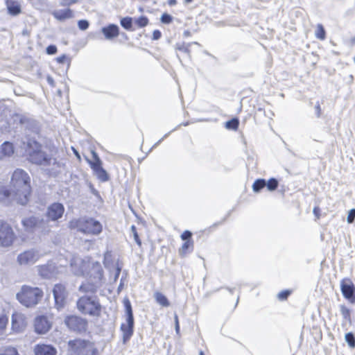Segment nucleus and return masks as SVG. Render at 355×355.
Here are the masks:
<instances>
[{"label":"nucleus","mask_w":355,"mask_h":355,"mask_svg":"<svg viewBox=\"0 0 355 355\" xmlns=\"http://www.w3.org/2000/svg\"><path fill=\"white\" fill-rule=\"evenodd\" d=\"M70 268L76 276L89 275V280L79 288L82 292L95 293L103 284V269L98 262L90 263L79 257H74L71 260Z\"/></svg>","instance_id":"nucleus-1"},{"label":"nucleus","mask_w":355,"mask_h":355,"mask_svg":"<svg viewBox=\"0 0 355 355\" xmlns=\"http://www.w3.org/2000/svg\"><path fill=\"white\" fill-rule=\"evenodd\" d=\"M25 150L28 160L40 166L50 176H58L64 168V163L47 154L42 150V145L35 140L29 139L27 141Z\"/></svg>","instance_id":"nucleus-2"},{"label":"nucleus","mask_w":355,"mask_h":355,"mask_svg":"<svg viewBox=\"0 0 355 355\" xmlns=\"http://www.w3.org/2000/svg\"><path fill=\"white\" fill-rule=\"evenodd\" d=\"M11 184L15 201L22 205L26 204L31 192L30 177L28 173L22 169H16L12 174Z\"/></svg>","instance_id":"nucleus-3"},{"label":"nucleus","mask_w":355,"mask_h":355,"mask_svg":"<svg viewBox=\"0 0 355 355\" xmlns=\"http://www.w3.org/2000/svg\"><path fill=\"white\" fill-rule=\"evenodd\" d=\"M43 295L44 293L41 288L24 285L17 293L16 298L23 306L32 308L40 303Z\"/></svg>","instance_id":"nucleus-4"},{"label":"nucleus","mask_w":355,"mask_h":355,"mask_svg":"<svg viewBox=\"0 0 355 355\" xmlns=\"http://www.w3.org/2000/svg\"><path fill=\"white\" fill-rule=\"evenodd\" d=\"M69 227L71 230L76 229L85 234L98 235L103 230L102 224L92 218H80L69 222Z\"/></svg>","instance_id":"nucleus-5"},{"label":"nucleus","mask_w":355,"mask_h":355,"mask_svg":"<svg viewBox=\"0 0 355 355\" xmlns=\"http://www.w3.org/2000/svg\"><path fill=\"white\" fill-rule=\"evenodd\" d=\"M77 308L85 315L99 316L101 312V305L96 296L85 295L77 301Z\"/></svg>","instance_id":"nucleus-6"},{"label":"nucleus","mask_w":355,"mask_h":355,"mask_svg":"<svg viewBox=\"0 0 355 355\" xmlns=\"http://www.w3.org/2000/svg\"><path fill=\"white\" fill-rule=\"evenodd\" d=\"M69 346L71 352L76 355H96L97 352L94 344L85 340H70Z\"/></svg>","instance_id":"nucleus-7"},{"label":"nucleus","mask_w":355,"mask_h":355,"mask_svg":"<svg viewBox=\"0 0 355 355\" xmlns=\"http://www.w3.org/2000/svg\"><path fill=\"white\" fill-rule=\"evenodd\" d=\"M123 303L127 318L126 322L121 325V330L123 332V341L125 343L133 334L134 318L130 300L126 298L123 300Z\"/></svg>","instance_id":"nucleus-8"},{"label":"nucleus","mask_w":355,"mask_h":355,"mask_svg":"<svg viewBox=\"0 0 355 355\" xmlns=\"http://www.w3.org/2000/svg\"><path fill=\"white\" fill-rule=\"evenodd\" d=\"M22 224L26 230L29 232L38 231L42 234H46L50 231L48 222L35 216L23 219Z\"/></svg>","instance_id":"nucleus-9"},{"label":"nucleus","mask_w":355,"mask_h":355,"mask_svg":"<svg viewBox=\"0 0 355 355\" xmlns=\"http://www.w3.org/2000/svg\"><path fill=\"white\" fill-rule=\"evenodd\" d=\"M43 254L37 249L32 248L20 253L17 261L20 266L34 264Z\"/></svg>","instance_id":"nucleus-10"},{"label":"nucleus","mask_w":355,"mask_h":355,"mask_svg":"<svg viewBox=\"0 0 355 355\" xmlns=\"http://www.w3.org/2000/svg\"><path fill=\"white\" fill-rule=\"evenodd\" d=\"M64 323L69 329L76 332L85 331L87 327V321L76 315L67 316Z\"/></svg>","instance_id":"nucleus-11"},{"label":"nucleus","mask_w":355,"mask_h":355,"mask_svg":"<svg viewBox=\"0 0 355 355\" xmlns=\"http://www.w3.org/2000/svg\"><path fill=\"white\" fill-rule=\"evenodd\" d=\"M15 239V234L12 227L6 223L0 220V245L10 246Z\"/></svg>","instance_id":"nucleus-12"},{"label":"nucleus","mask_w":355,"mask_h":355,"mask_svg":"<svg viewBox=\"0 0 355 355\" xmlns=\"http://www.w3.org/2000/svg\"><path fill=\"white\" fill-rule=\"evenodd\" d=\"M92 155L93 161H89L91 168L99 180L103 182L107 181L109 179L108 174L106 171L103 168L102 161L99 158L98 154L94 150H92Z\"/></svg>","instance_id":"nucleus-13"},{"label":"nucleus","mask_w":355,"mask_h":355,"mask_svg":"<svg viewBox=\"0 0 355 355\" xmlns=\"http://www.w3.org/2000/svg\"><path fill=\"white\" fill-rule=\"evenodd\" d=\"M55 307L60 310L66 304V300L68 295L66 288L61 284H55L53 289Z\"/></svg>","instance_id":"nucleus-14"},{"label":"nucleus","mask_w":355,"mask_h":355,"mask_svg":"<svg viewBox=\"0 0 355 355\" xmlns=\"http://www.w3.org/2000/svg\"><path fill=\"white\" fill-rule=\"evenodd\" d=\"M341 292L350 302H355V286L349 279H343L340 282Z\"/></svg>","instance_id":"nucleus-15"},{"label":"nucleus","mask_w":355,"mask_h":355,"mask_svg":"<svg viewBox=\"0 0 355 355\" xmlns=\"http://www.w3.org/2000/svg\"><path fill=\"white\" fill-rule=\"evenodd\" d=\"M64 212V207L62 204L55 202L48 207L46 216L49 220L57 221L62 218Z\"/></svg>","instance_id":"nucleus-16"},{"label":"nucleus","mask_w":355,"mask_h":355,"mask_svg":"<svg viewBox=\"0 0 355 355\" xmlns=\"http://www.w3.org/2000/svg\"><path fill=\"white\" fill-rule=\"evenodd\" d=\"M34 326L37 334H44L51 329V323L46 316L41 315L35 318Z\"/></svg>","instance_id":"nucleus-17"},{"label":"nucleus","mask_w":355,"mask_h":355,"mask_svg":"<svg viewBox=\"0 0 355 355\" xmlns=\"http://www.w3.org/2000/svg\"><path fill=\"white\" fill-rule=\"evenodd\" d=\"M26 317L21 313L16 312L12 315V328L14 331L19 332L26 327Z\"/></svg>","instance_id":"nucleus-18"},{"label":"nucleus","mask_w":355,"mask_h":355,"mask_svg":"<svg viewBox=\"0 0 355 355\" xmlns=\"http://www.w3.org/2000/svg\"><path fill=\"white\" fill-rule=\"evenodd\" d=\"M14 153V146L12 143L5 141L0 146V161L11 157Z\"/></svg>","instance_id":"nucleus-19"},{"label":"nucleus","mask_w":355,"mask_h":355,"mask_svg":"<svg viewBox=\"0 0 355 355\" xmlns=\"http://www.w3.org/2000/svg\"><path fill=\"white\" fill-rule=\"evenodd\" d=\"M35 355H56L54 347L46 345H37L35 348Z\"/></svg>","instance_id":"nucleus-20"},{"label":"nucleus","mask_w":355,"mask_h":355,"mask_svg":"<svg viewBox=\"0 0 355 355\" xmlns=\"http://www.w3.org/2000/svg\"><path fill=\"white\" fill-rule=\"evenodd\" d=\"M101 31L107 40H111L119 35V27L114 24H110L107 27H103Z\"/></svg>","instance_id":"nucleus-21"},{"label":"nucleus","mask_w":355,"mask_h":355,"mask_svg":"<svg viewBox=\"0 0 355 355\" xmlns=\"http://www.w3.org/2000/svg\"><path fill=\"white\" fill-rule=\"evenodd\" d=\"M53 17L60 21L73 17V12L71 9L57 10L53 12Z\"/></svg>","instance_id":"nucleus-22"},{"label":"nucleus","mask_w":355,"mask_h":355,"mask_svg":"<svg viewBox=\"0 0 355 355\" xmlns=\"http://www.w3.org/2000/svg\"><path fill=\"white\" fill-rule=\"evenodd\" d=\"M55 266L52 264L42 266L38 271L41 276L44 278H51L54 276Z\"/></svg>","instance_id":"nucleus-23"},{"label":"nucleus","mask_w":355,"mask_h":355,"mask_svg":"<svg viewBox=\"0 0 355 355\" xmlns=\"http://www.w3.org/2000/svg\"><path fill=\"white\" fill-rule=\"evenodd\" d=\"M15 193L9 191L5 187H0V202H6L10 200H15Z\"/></svg>","instance_id":"nucleus-24"},{"label":"nucleus","mask_w":355,"mask_h":355,"mask_svg":"<svg viewBox=\"0 0 355 355\" xmlns=\"http://www.w3.org/2000/svg\"><path fill=\"white\" fill-rule=\"evenodd\" d=\"M8 12L12 15H17L21 12V8L18 3L15 1H6Z\"/></svg>","instance_id":"nucleus-25"},{"label":"nucleus","mask_w":355,"mask_h":355,"mask_svg":"<svg viewBox=\"0 0 355 355\" xmlns=\"http://www.w3.org/2000/svg\"><path fill=\"white\" fill-rule=\"evenodd\" d=\"M154 297L156 302L162 306L168 307L170 306V303L166 297L160 292H155L154 293Z\"/></svg>","instance_id":"nucleus-26"},{"label":"nucleus","mask_w":355,"mask_h":355,"mask_svg":"<svg viewBox=\"0 0 355 355\" xmlns=\"http://www.w3.org/2000/svg\"><path fill=\"white\" fill-rule=\"evenodd\" d=\"M193 249V241H185L181 248L179 250V254L180 256L184 257L187 253V251L190 250L192 251Z\"/></svg>","instance_id":"nucleus-27"},{"label":"nucleus","mask_w":355,"mask_h":355,"mask_svg":"<svg viewBox=\"0 0 355 355\" xmlns=\"http://www.w3.org/2000/svg\"><path fill=\"white\" fill-rule=\"evenodd\" d=\"M266 186V181L264 179H258L257 180L253 185L252 189L254 192H259L263 188Z\"/></svg>","instance_id":"nucleus-28"},{"label":"nucleus","mask_w":355,"mask_h":355,"mask_svg":"<svg viewBox=\"0 0 355 355\" xmlns=\"http://www.w3.org/2000/svg\"><path fill=\"white\" fill-rule=\"evenodd\" d=\"M315 35V37L320 40H324L325 39L326 33L322 24H318Z\"/></svg>","instance_id":"nucleus-29"},{"label":"nucleus","mask_w":355,"mask_h":355,"mask_svg":"<svg viewBox=\"0 0 355 355\" xmlns=\"http://www.w3.org/2000/svg\"><path fill=\"white\" fill-rule=\"evenodd\" d=\"M191 44H198V42H193V43H189V44H184V43H182V44H176V49L180 51H182L184 53H186L187 54H189L190 53V50H189V47L191 45Z\"/></svg>","instance_id":"nucleus-30"},{"label":"nucleus","mask_w":355,"mask_h":355,"mask_svg":"<svg viewBox=\"0 0 355 355\" xmlns=\"http://www.w3.org/2000/svg\"><path fill=\"white\" fill-rule=\"evenodd\" d=\"M121 25L126 30H131L132 18L126 17L121 19Z\"/></svg>","instance_id":"nucleus-31"},{"label":"nucleus","mask_w":355,"mask_h":355,"mask_svg":"<svg viewBox=\"0 0 355 355\" xmlns=\"http://www.w3.org/2000/svg\"><path fill=\"white\" fill-rule=\"evenodd\" d=\"M345 340L347 343L349 347H355V337L352 333H347L345 336Z\"/></svg>","instance_id":"nucleus-32"},{"label":"nucleus","mask_w":355,"mask_h":355,"mask_svg":"<svg viewBox=\"0 0 355 355\" xmlns=\"http://www.w3.org/2000/svg\"><path fill=\"white\" fill-rule=\"evenodd\" d=\"M239 122L237 119H232L225 123V128L227 129L236 130L238 128Z\"/></svg>","instance_id":"nucleus-33"},{"label":"nucleus","mask_w":355,"mask_h":355,"mask_svg":"<svg viewBox=\"0 0 355 355\" xmlns=\"http://www.w3.org/2000/svg\"><path fill=\"white\" fill-rule=\"evenodd\" d=\"M267 189L269 191H274L278 187V182L275 178H270L268 182H266Z\"/></svg>","instance_id":"nucleus-34"},{"label":"nucleus","mask_w":355,"mask_h":355,"mask_svg":"<svg viewBox=\"0 0 355 355\" xmlns=\"http://www.w3.org/2000/svg\"><path fill=\"white\" fill-rule=\"evenodd\" d=\"M135 22L138 26V27L143 28L148 25V19L146 17L141 16L135 19Z\"/></svg>","instance_id":"nucleus-35"},{"label":"nucleus","mask_w":355,"mask_h":355,"mask_svg":"<svg viewBox=\"0 0 355 355\" xmlns=\"http://www.w3.org/2000/svg\"><path fill=\"white\" fill-rule=\"evenodd\" d=\"M8 317L3 313V311L0 313V333L4 330L8 324Z\"/></svg>","instance_id":"nucleus-36"},{"label":"nucleus","mask_w":355,"mask_h":355,"mask_svg":"<svg viewBox=\"0 0 355 355\" xmlns=\"http://www.w3.org/2000/svg\"><path fill=\"white\" fill-rule=\"evenodd\" d=\"M0 355H19V354L16 349L13 347H9L1 352Z\"/></svg>","instance_id":"nucleus-37"},{"label":"nucleus","mask_w":355,"mask_h":355,"mask_svg":"<svg viewBox=\"0 0 355 355\" xmlns=\"http://www.w3.org/2000/svg\"><path fill=\"white\" fill-rule=\"evenodd\" d=\"M131 232L133 234V236H134V239L135 241V242L137 243V244L139 245V246H141V240L139 239V235L137 232V230H136V227L135 225H132L131 226Z\"/></svg>","instance_id":"nucleus-38"},{"label":"nucleus","mask_w":355,"mask_h":355,"mask_svg":"<svg viewBox=\"0 0 355 355\" xmlns=\"http://www.w3.org/2000/svg\"><path fill=\"white\" fill-rule=\"evenodd\" d=\"M89 21L85 19L79 20L78 22V26L79 29H80L82 31L87 30L89 27Z\"/></svg>","instance_id":"nucleus-39"},{"label":"nucleus","mask_w":355,"mask_h":355,"mask_svg":"<svg viewBox=\"0 0 355 355\" xmlns=\"http://www.w3.org/2000/svg\"><path fill=\"white\" fill-rule=\"evenodd\" d=\"M340 312L343 315V317L345 319H349L350 318V311L348 308H347L345 306L342 305L340 306Z\"/></svg>","instance_id":"nucleus-40"},{"label":"nucleus","mask_w":355,"mask_h":355,"mask_svg":"<svg viewBox=\"0 0 355 355\" xmlns=\"http://www.w3.org/2000/svg\"><path fill=\"white\" fill-rule=\"evenodd\" d=\"M163 24H170L173 21V17L167 13H164L160 19Z\"/></svg>","instance_id":"nucleus-41"},{"label":"nucleus","mask_w":355,"mask_h":355,"mask_svg":"<svg viewBox=\"0 0 355 355\" xmlns=\"http://www.w3.org/2000/svg\"><path fill=\"white\" fill-rule=\"evenodd\" d=\"M355 220V209H352L348 211L347 222L349 224L352 223Z\"/></svg>","instance_id":"nucleus-42"},{"label":"nucleus","mask_w":355,"mask_h":355,"mask_svg":"<svg viewBox=\"0 0 355 355\" xmlns=\"http://www.w3.org/2000/svg\"><path fill=\"white\" fill-rule=\"evenodd\" d=\"M192 233L189 230H185L182 234H181V239L183 241H192L191 240Z\"/></svg>","instance_id":"nucleus-43"},{"label":"nucleus","mask_w":355,"mask_h":355,"mask_svg":"<svg viewBox=\"0 0 355 355\" xmlns=\"http://www.w3.org/2000/svg\"><path fill=\"white\" fill-rule=\"evenodd\" d=\"M291 292L289 291H282L278 293L277 297L279 300H285L287 299Z\"/></svg>","instance_id":"nucleus-44"},{"label":"nucleus","mask_w":355,"mask_h":355,"mask_svg":"<svg viewBox=\"0 0 355 355\" xmlns=\"http://www.w3.org/2000/svg\"><path fill=\"white\" fill-rule=\"evenodd\" d=\"M77 2L78 0H60V5L62 6H69Z\"/></svg>","instance_id":"nucleus-45"},{"label":"nucleus","mask_w":355,"mask_h":355,"mask_svg":"<svg viewBox=\"0 0 355 355\" xmlns=\"http://www.w3.org/2000/svg\"><path fill=\"white\" fill-rule=\"evenodd\" d=\"M57 52V47L55 45H49L46 48V53L49 55H53Z\"/></svg>","instance_id":"nucleus-46"},{"label":"nucleus","mask_w":355,"mask_h":355,"mask_svg":"<svg viewBox=\"0 0 355 355\" xmlns=\"http://www.w3.org/2000/svg\"><path fill=\"white\" fill-rule=\"evenodd\" d=\"M121 267L117 264L116 270H115L114 276V282H116L117 280V279L119 278V276L121 272Z\"/></svg>","instance_id":"nucleus-47"},{"label":"nucleus","mask_w":355,"mask_h":355,"mask_svg":"<svg viewBox=\"0 0 355 355\" xmlns=\"http://www.w3.org/2000/svg\"><path fill=\"white\" fill-rule=\"evenodd\" d=\"M162 36L161 32L158 30H155L153 33V40H159Z\"/></svg>","instance_id":"nucleus-48"},{"label":"nucleus","mask_w":355,"mask_h":355,"mask_svg":"<svg viewBox=\"0 0 355 355\" xmlns=\"http://www.w3.org/2000/svg\"><path fill=\"white\" fill-rule=\"evenodd\" d=\"M171 132L166 133L162 138H161L157 142H156L153 146V147L150 148V150H151L153 148L156 147L157 146H158L165 138H166L169 135H170Z\"/></svg>","instance_id":"nucleus-49"},{"label":"nucleus","mask_w":355,"mask_h":355,"mask_svg":"<svg viewBox=\"0 0 355 355\" xmlns=\"http://www.w3.org/2000/svg\"><path fill=\"white\" fill-rule=\"evenodd\" d=\"M171 132L166 133L162 138H161L157 142H156L153 146V147L150 148V150H151L153 148L156 147L157 146H158L165 138H166L169 135H170Z\"/></svg>","instance_id":"nucleus-50"},{"label":"nucleus","mask_w":355,"mask_h":355,"mask_svg":"<svg viewBox=\"0 0 355 355\" xmlns=\"http://www.w3.org/2000/svg\"><path fill=\"white\" fill-rule=\"evenodd\" d=\"M171 132L166 133L162 138H161L157 142H156L153 146V147L150 148V150H151L153 148L156 147L157 146H158L165 138H166L169 135H170Z\"/></svg>","instance_id":"nucleus-51"},{"label":"nucleus","mask_w":355,"mask_h":355,"mask_svg":"<svg viewBox=\"0 0 355 355\" xmlns=\"http://www.w3.org/2000/svg\"><path fill=\"white\" fill-rule=\"evenodd\" d=\"M315 109L316 111L317 117H320L321 114V108L319 103H317V104L315 106Z\"/></svg>","instance_id":"nucleus-52"},{"label":"nucleus","mask_w":355,"mask_h":355,"mask_svg":"<svg viewBox=\"0 0 355 355\" xmlns=\"http://www.w3.org/2000/svg\"><path fill=\"white\" fill-rule=\"evenodd\" d=\"M66 59H67V57L64 55H63L62 56L57 58V61L59 63H64V61L66 60Z\"/></svg>","instance_id":"nucleus-53"},{"label":"nucleus","mask_w":355,"mask_h":355,"mask_svg":"<svg viewBox=\"0 0 355 355\" xmlns=\"http://www.w3.org/2000/svg\"><path fill=\"white\" fill-rule=\"evenodd\" d=\"M319 212L320 209L318 207H314L313 214L316 216L317 218H319Z\"/></svg>","instance_id":"nucleus-54"},{"label":"nucleus","mask_w":355,"mask_h":355,"mask_svg":"<svg viewBox=\"0 0 355 355\" xmlns=\"http://www.w3.org/2000/svg\"><path fill=\"white\" fill-rule=\"evenodd\" d=\"M168 3L169 6H175L177 3L176 0H168Z\"/></svg>","instance_id":"nucleus-55"},{"label":"nucleus","mask_w":355,"mask_h":355,"mask_svg":"<svg viewBox=\"0 0 355 355\" xmlns=\"http://www.w3.org/2000/svg\"><path fill=\"white\" fill-rule=\"evenodd\" d=\"M183 35L184 37H189L191 36V32L189 31H184L183 33Z\"/></svg>","instance_id":"nucleus-56"},{"label":"nucleus","mask_w":355,"mask_h":355,"mask_svg":"<svg viewBox=\"0 0 355 355\" xmlns=\"http://www.w3.org/2000/svg\"><path fill=\"white\" fill-rule=\"evenodd\" d=\"M47 81L48 83L51 85H53V79L51 78V77H48L47 78Z\"/></svg>","instance_id":"nucleus-57"},{"label":"nucleus","mask_w":355,"mask_h":355,"mask_svg":"<svg viewBox=\"0 0 355 355\" xmlns=\"http://www.w3.org/2000/svg\"><path fill=\"white\" fill-rule=\"evenodd\" d=\"M175 328L176 333L178 334L179 331H180V325H179V324H175Z\"/></svg>","instance_id":"nucleus-58"},{"label":"nucleus","mask_w":355,"mask_h":355,"mask_svg":"<svg viewBox=\"0 0 355 355\" xmlns=\"http://www.w3.org/2000/svg\"><path fill=\"white\" fill-rule=\"evenodd\" d=\"M175 324H179L178 317L176 314L175 315Z\"/></svg>","instance_id":"nucleus-59"},{"label":"nucleus","mask_w":355,"mask_h":355,"mask_svg":"<svg viewBox=\"0 0 355 355\" xmlns=\"http://www.w3.org/2000/svg\"><path fill=\"white\" fill-rule=\"evenodd\" d=\"M351 42H352L353 44H355V36L351 39Z\"/></svg>","instance_id":"nucleus-60"},{"label":"nucleus","mask_w":355,"mask_h":355,"mask_svg":"<svg viewBox=\"0 0 355 355\" xmlns=\"http://www.w3.org/2000/svg\"><path fill=\"white\" fill-rule=\"evenodd\" d=\"M123 284L121 282L120 285L119 286L118 290L120 291L122 288Z\"/></svg>","instance_id":"nucleus-61"},{"label":"nucleus","mask_w":355,"mask_h":355,"mask_svg":"<svg viewBox=\"0 0 355 355\" xmlns=\"http://www.w3.org/2000/svg\"><path fill=\"white\" fill-rule=\"evenodd\" d=\"M192 1H193V0H184V2L186 3H189L192 2Z\"/></svg>","instance_id":"nucleus-62"},{"label":"nucleus","mask_w":355,"mask_h":355,"mask_svg":"<svg viewBox=\"0 0 355 355\" xmlns=\"http://www.w3.org/2000/svg\"><path fill=\"white\" fill-rule=\"evenodd\" d=\"M228 291H229L231 293H233V288H228Z\"/></svg>","instance_id":"nucleus-63"},{"label":"nucleus","mask_w":355,"mask_h":355,"mask_svg":"<svg viewBox=\"0 0 355 355\" xmlns=\"http://www.w3.org/2000/svg\"><path fill=\"white\" fill-rule=\"evenodd\" d=\"M200 355H205V354H204V353L201 351V352H200Z\"/></svg>","instance_id":"nucleus-64"}]
</instances>
